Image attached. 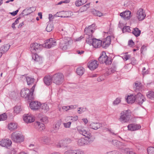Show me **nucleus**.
<instances>
[{
	"instance_id": "c756f323",
	"label": "nucleus",
	"mask_w": 154,
	"mask_h": 154,
	"mask_svg": "<svg viewBox=\"0 0 154 154\" xmlns=\"http://www.w3.org/2000/svg\"><path fill=\"white\" fill-rule=\"evenodd\" d=\"M40 107V111L43 113H46L49 110V107L46 104H41Z\"/></svg>"
},
{
	"instance_id": "a878e982",
	"label": "nucleus",
	"mask_w": 154,
	"mask_h": 154,
	"mask_svg": "<svg viewBox=\"0 0 154 154\" xmlns=\"http://www.w3.org/2000/svg\"><path fill=\"white\" fill-rule=\"evenodd\" d=\"M135 94L128 96L126 98V100L128 103H134L136 100V96Z\"/></svg>"
},
{
	"instance_id": "f257e3e1",
	"label": "nucleus",
	"mask_w": 154,
	"mask_h": 154,
	"mask_svg": "<svg viewBox=\"0 0 154 154\" xmlns=\"http://www.w3.org/2000/svg\"><path fill=\"white\" fill-rule=\"evenodd\" d=\"M35 85L34 84L30 90L27 88H24L21 90L20 94L22 97L31 100L33 98V92L34 91Z\"/></svg>"
},
{
	"instance_id": "e433bc0d",
	"label": "nucleus",
	"mask_w": 154,
	"mask_h": 154,
	"mask_svg": "<svg viewBox=\"0 0 154 154\" xmlns=\"http://www.w3.org/2000/svg\"><path fill=\"white\" fill-rule=\"evenodd\" d=\"M132 33L136 37H138L141 33V31L138 28H135L134 29V31L132 32Z\"/></svg>"
},
{
	"instance_id": "ddd939ff",
	"label": "nucleus",
	"mask_w": 154,
	"mask_h": 154,
	"mask_svg": "<svg viewBox=\"0 0 154 154\" xmlns=\"http://www.w3.org/2000/svg\"><path fill=\"white\" fill-rule=\"evenodd\" d=\"M12 142L8 139H3L0 141V145L2 146L9 148L11 146Z\"/></svg>"
},
{
	"instance_id": "58836bf2",
	"label": "nucleus",
	"mask_w": 154,
	"mask_h": 154,
	"mask_svg": "<svg viewBox=\"0 0 154 154\" xmlns=\"http://www.w3.org/2000/svg\"><path fill=\"white\" fill-rule=\"evenodd\" d=\"M22 109L20 106H16L14 108V114L16 115L20 112Z\"/></svg>"
},
{
	"instance_id": "37998d69",
	"label": "nucleus",
	"mask_w": 154,
	"mask_h": 154,
	"mask_svg": "<svg viewBox=\"0 0 154 154\" xmlns=\"http://www.w3.org/2000/svg\"><path fill=\"white\" fill-rule=\"evenodd\" d=\"M53 29V25L52 23H49L46 28V30L48 32H50Z\"/></svg>"
},
{
	"instance_id": "f8f14e48",
	"label": "nucleus",
	"mask_w": 154,
	"mask_h": 154,
	"mask_svg": "<svg viewBox=\"0 0 154 154\" xmlns=\"http://www.w3.org/2000/svg\"><path fill=\"white\" fill-rule=\"evenodd\" d=\"M135 96H136L135 101L140 105H141L146 100L144 97L140 92H137Z\"/></svg>"
},
{
	"instance_id": "0eeeda50",
	"label": "nucleus",
	"mask_w": 154,
	"mask_h": 154,
	"mask_svg": "<svg viewBox=\"0 0 154 154\" xmlns=\"http://www.w3.org/2000/svg\"><path fill=\"white\" fill-rule=\"evenodd\" d=\"M93 138L85 137V138H82L78 140L77 143L79 145L82 146L88 145L91 143L93 141Z\"/></svg>"
},
{
	"instance_id": "a19ab883",
	"label": "nucleus",
	"mask_w": 154,
	"mask_h": 154,
	"mask_svg": "<svg viewBox=\"0 0 154 154\" xmlns=\"http://www.w3.org/2000/svg\"><path fill=\"white\" fill-rule=\"evenodd\" d=\"M146 96L148 98L152 100H154V92L152 91H149Z\"/></svg>"
},
{
	"instance_id": "c03bdc74",
	"label": "nucleus",
	"mask_w": 154,
	"mask_h": 154,
	"mask_svg": "<svg viewBox=\"0 0 154 154\" xmlns=\"http://www.w3.org/2000/svg\"><path fill=\"white\" fill-rule=\"evenodd\" d=\"M122 152L124 153H126V154H132L133 152L131 149H130L128 148L124 149H122Z\"/></svg>"
},
{
	"instance_id": "1a4fd4ad",
	"label": "nucleus",
	"mask_w": 154,
	"mask_h": 154,
	"mask_svg": "<svg viewBox=\"0 0 154 154\" xmlns=\"http://www.w3.org/2000/svg\"><path fill=\"white\" fill-rule=\"evenodd\" d=\"M77 130L80 134L85 136V137L93 138L91 134L86 128H78Z\"/></svg>"
},
{
	"instance_id": "20e7f679",
	"label": "nucleus",
	"mask_w": 154,
	"mask_h": 154,
	"mask_svg": "<svg viewBox=\"0 0 154 154\" xmlns=\"http://www.w3.org/2000/svg\"><path fill=\"white\" fill-rule=\"evenodd\" d=\"M131 113L129 110H125L122 111L120 114L119 120L122 123H127L130 118Z\"/></svg>"
},
{
	"instance_id": "4468645a",
	"label": "nucleus",
	"mask_w": 154,
	"mask_h": 154,
	"mask_svg": "<svg viewBox=\"0 0 154 154\" xmlns=\"http://www.w3.org/2000/svg\"><path fill=\"white\" fill-rule=\"evenodd\" d=\"M71 141V140L69 138L62 140L57 145V147L66 148L67 147V144L70 143Z\"/></svg>"
},
{
	"instance_id": "473e14b6",
	"label": "nucleus",
	"mask_w": 154,
	"mask_h": 154,
	"mask_svg": "<svg viewBox=\"0 0 154 154\" xmlns=\"http://www.w3.org/2000/svg\"><path fill=\"white\" fill-rule=\"evenodd\" d=\"M32 59L35 61L41 63L42 60V58L39 57L36 53H33L32 55Z\"/></svg>"
},
{
	"instance_id": "e2e57ef3",
	"label": "nucleus",
	"mask_w": 154,
	"mask_h": 154,
	"mask_svg": "<svg viewBox=\"0 0 154 154\" xmlns=\"http://www.w3.org/2000/svg\"><path fill=\"white\" fill-rule=\"evenodd\" d=\"M130 58L129 55H125L124 56H123V58L125 60H128Z\"/></svg>"
},
{
	"instance_id": "4c0bfd02",
	"label": "nucleus",
	"mask_w": 154,
	"mask_h": 154,
	"mask_svg": "<svg viewBox=\"0 0 154 154\" xmlns=\"http://www.w3.org/2000/svg\"><path fill=\"white\" fill-rule=\"evenodd\" d=\"M34 8V7H30L28 8H26L23 10V12H28V13L27 14H25L24 16L25 15H28L29 14H30L31 13L33 12V11H35Z\"/></svg>"
},
{
	"instance_id": "680f3d73",
	"label": "nucleus",
	"mask_w": 154,
	"mask_h": 154,
	"mask_svg": "<svg viewBox=\"0 0 154 154\" xmlns=\"http://www.w3.org/2000/svg\"><path fill=\"white\" fill-rule=\"evenodd\" d=\"M62 109L65 111H67L69 109V106H63L62 107Z\"/></svg>"
},
{
	"instance_id": "f03ea898",
	"label": "nucleus",
	"mask_w": 154,
	"mask_h": 154,
	"mask_svg": "<svg viewBox=\"0 0 154 154\" xmlns=\"http://www.w3.org/2000/svg\"><path fill=\"white\" fill-rule=\"evenodd\" d=\"M98 61L100 63H105L106 65L111 64L112 62L111 57H108L106 55L105 51H103L98 58Z\"/></svg>"
},
{
	"instance_id": "ea45409f",
	"label": "nucleus",
	"mask_w": 154,
	"mask_h": 154,
	"mask_svg": "<svg viewBox=\"0 0 154 154\" xmlns=\"http://www.w3.org/2000/svg\"><path fill=\"white\" fill-rule=\"evenodd\" d=\"M41 140L43 143L48 144L50 142V139L48 137H44L42 138Z\"/></svg>"
},
{
	"instance_id": "f3484780",
	"label": "nucleus",
	"mask_w": 154,
	"mask_h": 154,
	"mask_svg": "<svg viewBox=\"0 0 154 154\" xmlns=\"http://www.w3.org/2000/svg\"><path fill=\"white\" fill-rule=\"evenodd\" d=\"M95 24H93L85 29V32L86 34V35H92L95 29Z\"/></svg>"
},
{
	"instance_id": "9b49d317",
	"label": "nucleus",
	"mask_w": 154,
	"mask_h": 154,
	"mask_svg": "<svg viewBox=\"0 0 154 154\" xmlns=\"http://www.w3.org/2000/svg\"><path fill=\"white\" fill-rule=\"evenodd\" d=\"M146 16L145 11L142 8L137 10L136 13V17L139 21L144 20Z\"/></svg>"
},
{
	"instance_id": "2eb2a0df",
	"label": "nucleus",
	"mask_w": 154,
	"mask_h": 154,
	"mask_svg": "<svg viewBox=\"0 0 154 154\" xmlns=\"http://www.w3.org/2000/svg\"><path fill=\"white\" fill-rule=\"evenodd\" d=\"M134 90L136 92H140L143 90L144 87L139 81H136L133 85Z\"/></svg>"
},
{
	"instance_id": "338daca9",
	"label": "nucleus",
	"mask_w": 154,
	"mask_h": 154,
	"mask_svg": "<svg viewBox=\"0 0 154 154\" xmlns=\"http://www.w3.org/2000/svg\"><path fill=\"white\" fill-rule=\"evenodd\" d=\"M80 9L81 10V12H82L86 11L87 9H86V7H84V6H83L81 7Z\"/></svg>"
},
{
	"instance_id": "c9c22d12",
	"label": "nucleus",
	"mask_w": 154,
	"mask_h": 154,
	"mask_svg": "<svg viewBox=\"0 0 154 154\" xmlns=\"http://www.w3.org/2000/svg\"><path fill=\"white\" fill-rule=\"evenodd\" d=\"M26 80L28 85H30L34 83L35 79L33 78L29 77H26Z\"/></svg>"
},
{
	"instance_id": "603ef678",
	"label": "nucleus",
	"mask_w": 154,
	"mask_h": 154,
	"mask_svg": "<svg viewBox=\"0 0 154 154\" xmlns=\"http://www.w3.org/2000/svg\"><path fill=\"white\" fill-rule=\"evenodd\" d=\"M110 70L113 73L116 70V65L113 63L112 65V67L110 69Z\"/></svg>"
},
{
	"instance_id": "bf43d9fd",
	"label": "nucleus",
	"mask_w": 154,
	"mask_h": 154,
	"mask_svg": "<svg viewBox=\"0 0 154 154\" xmlns=\"http://www.w3.org/2000/svg\"><path fill=\"white\" fill-rule=\"evenodd\" d=\"M128 44L130 46H132L134 44V43L132 40H130L128 41Z\"/></svg>"
},
{
	"instance_id": "b1692460",
	"label": "nucleus",
	"mask_w": 154,
	"mask_h": 154,
	"mask_svg": "<svg viewBox=\"0 0 154 154\" xmlns=\"http://www.w3.org/2000/svg\"><path fill=\"white\" fill-rule=\"evenodd\" d=\"M61 125V122L60 121L57 122L55 124H54L52 127L53 129L51 131L54 133H56L59 129Z\"/></svg>"
},
{
	"instance_id": "72a5a7b5",
	"label": "nucleus",
	"mask_w": 154,
	"mask_h": 154,
	"mask_svg": "<svg viewBox=\"0 0 154 154\" xmlns=\"http://www.w3.org/2000/svg\"><path fill=\"white\" fill-rule=\"evenodd\" d=\"M85 71V69L82 67H79L76 69V72L77 74L79 75H82Z\"/></svg>"
},
{
	"instance_id": "052dcab7",
	"label": "nucleus",
	"mask_w": 154,
	"mask_h": 154,
	"mask_svg": "<svg viewBox=\"0 0 154 154\" xmlns=\"http://www.w3.org/2000/svg\"><path fill=\"white\" fill-rule=\"evenodd\" d=\"M18 11H19V10H17L16 11H14L10 13V14L12 16H14L17 14Z\"/></svg>"
},
{
	"instance_id": "6e6552de",
	"label": "nucleus",
	"mask_w": 154,
	"mask_h": 154,
	"mask_svg": "<svg viewBox=\"0 0 154 154\" xmlns=\"http://www.w3.org/2000/svg\"><path fill=\"white\" fill-rule=\"evenodd\" d=\"M56 45V40L53 38H50L45 41L42 46L46 48H49L55 46Z\"/></svg>"
},
{
	"instance_id": "39448f33",
	"label": "nucleus",
	"mask_w": 154,
	"mask_h": 154,
	"mask_svg": "<svg viewBox=\"0 0 154 154\" xmlns=\"http://www.w3.org/2000/svg\"><path fill=\"white\" fill-rule=\"evenodd\" d=\"M52 82L56 85L61 84L64 81V76L61 73H58L52 75Z\"/></svg>"
},
{
	"instance_id": "7ed1b4c3",
	"label": "nucleus",
	"mask_w": 154,
	"mask_h": 154,
	"mask_svg": "<svg viewBox=\"0 0 154 154\" xmlns=\"http://www.w3.org/2000/svg\"><path fill=\"white\" fill-rule=\"evenodd\" d=\"M11 137L12 140L16 143H20L24 140V137L22 133L17 131L13 133Z\"/></svg>"
},
{
	"instance_id": "6e6d98bb",
	"label": "nucleus",
	"mask_w": 154,
	"mask_h": 154,
	"mask_svg": "<svg viewBox=\"0 0 154 154\" xmlns=\"http://www.w3.org/2000/svg\"><path fill=\"white\" fill-rule=\"evenodd\" d=\"M71 122H68L67 123H63L64 126L65 128H69L70 127Z\"/></svg>"
},
{
	"instance_id": "7c9ffc66",
	"label": "nucleus",
	"mask_w": 154,
	"mask_h": 154,
	"mask_svg": "<svg viewBox=\"0 0 154 154\" xmlns=\"http://www.w3.org/2000/svg\"><path fill=\"white\" fill-rule=\"evenodd\" d=\"M10 45L9 44L5 45L0 48V51L3 54L6 52L10 48Z\"/></svg>"
},
{
	"instance_id": "412c9836",
	"label": "nucleus",
	"mask_w": 154,
	"mask_h": 154,
	"mask_svg": "<svg viewBox=\"0 0 154 154\" xmlns=\"http://www.w3.org/2000/svg\"><path fill=\"white\" fill-rule=\"evenodd\" d=\"M131 13V12L130 11H126L120 13V15L125 20H127L130 19Z\"/></svg>"
},
{
	"instance_id": "8fccbe9b",
	"label": "nucleus",
	"mask_w": 154,
	"mask_h": 154,
	"mask_svg": "<svg viewBox=\"0 0 154 154\" xmlns=\"http://www.w3.org/2000/svg\"><path fill=\"white\" fill-rule=\"evenodd\" d=\"M40 121L41 122L44 123H46L48 122V118L45 116L42 117V118L40 119Z\"/></svg>"
},
{
	"instance_id": "c85d7f7f",
	"label": "nucleus",
	"mask_w": 154,
	"mask_h": 154,
	"mask_svg": "<svg viewBox=\"0 0 154 154\" xmlns=\"http://www.w3.org/2000/svg\"><path fill=\"white\" fill-rule=\"evenodd\" d=\"M52 76H45L44 79V83L47 85H50L52 82Z\"/></svg>"
},
{
	"instance_id": "aec40b11",
	"label": "nucleus",
	"mask_w": 154,
	"mask_h": 154,
	"mask_svg": "<svg viewBox=\"0 0 154 154\" xmlns=\"http://www.w3.org/2000/svg\"><path fill=\"white\" fill-rule=\"evenodd\" d=\"M83 151L81 149H70L65 152V154H83Z\"/></svg>"
},
{
	"instance_id": "09e8293b",
	"label": "nucleus",
	"mask_w": 154,
	"mask_h": 154,
	"mask_svg": "<svg viewBox=\"0 0 154 154\" xmlns=\"http://www.w3.org/2000/svg\"><path fill=\"white\" fill-rule=\"evenodd\" d=\"M121 101V98L118 97L116 98L113 102V104L114 105H116L118 104Z\"/></svg>"
},
{
	"instance_id": "5701e85b",
	"label": "nucleus",
	"mask_w": 154,
	"mask_h": 154,
	"mask_svg": "<svg viewBox=\"0 0 154 154\" xmlns=\"http://www.w3.org/2000/svg\"><path fill=\"white\" fill-rule=\"evenodd\" d=\"M23 120L27 123H31L33 122L35 119L32 116L28 114H25L23 117Z\"/></svg>"
},
{
	"instance_id": "2f4dec72",
	"label": "nucleus",
	"mask_w": 154,
	"mask_h": 154,
	"mask_svg": "<svg viewBox=\"0 0 154 154\" xmlns=\"http://www.w3.org/2000/svg\"><path fill=\"white\" fill-rule=\"evenodd\" d=\"M8 129L11 131L16 129L17 128V125L14 123H11L8 125Z\"/></svg>"
},
{
	"instance_id": "4d7b16f0",
	"label": "nucleus",
	"mask_w": 154,
	"mask_h": 154,
	"mask_svg": "<svg viewBox=\"0 0 154 154\" xmlns=\"http://www.w3.org/2000/svg\"><path fill=\"white\" fill-rule=\"evenodd\" d=\"M40 123L38 122H36L34 123V126L35 128L37 129L38 128V127L39 126Z\"/></svg>"
},
{
	"instance_id": "49530a36",
	"label": "nucleus",
	"mask_w": 154,
	"mask_h": 154,
	"mask_svg": "<svg viewBox=\"0 0 154 154\" xmlns=\"http://www.w3.org/2000/svg\"><path fill=\"white\" fill-rule=\"evenodd\" d=\"M148 154H154V147H149L147 148Z\"/></svg>"
},
{
	"instance_id": "423d86ee",
	"label": "nucleus",
	"mask_w": 154,
	"mask_h": 154,
	"mask_svg": "<svg viewBox=\"0 0 154 154\" xmlns=\"http://www.w3.org/2000/svg\"><path fill=\"white\" fill-rule=\"evenodd\" d=\"M70 39L67 37L60 39V47L63 50H66L69 45Z\"/></svg>"
},
{
	"instance_id": "774afa93",
	"label": "nucleus",
	"mask_w": 154,
	"mask_h": 154,
	"mask_svg": "<svg viewBox=\"0 0 154 154\" xmlns=\"http://www.w3.org/2000/svg\"><path fill=\"white\" fill-rule=\"evenodd\" d=\"M20 19V17H18L15 20L14 22V23H15L16 25L18 23H19V20Z\"/></svg>"
},
{
	"instance_id": "dca6fc26",
	"label": "nucleus",
	"mask_w": 154,
	"mask_h": 154,
	"mask_svg": "<svg viewBox=\"0 0 154 154\" xmlns=\"http://www.w3.org/2000/svg\"><path fill=\"white\" fill-rule=\"evenodd\" d=\"M98 63L96 60H92L90 61L88 65V67L91 70H94L98 66Z\"/></svg>"
},
{
	"instance_id": "864d4df0",
	"label": "nucleus",
	"mask_w": 154,
	"mask_h": 154,
	"mask_svg": "<svg viewBox=\"0 0 154 154\" xmlns=\"http://www.w3.org/2000/svg\"><path fill=\"white\" fill-rule=\"evenodd\" d=\"M78 112L79 114H81L82 112H84L85 110V109H86V108H84L83 107H79L78 108Z\"/></svg>"
},
{
	"instance_id": "cd10ccee",
	"label": "nucleus",
	"mask_w": 154,
	"mask_h": 154,
	"mask_svg": "<svg viewBox=\"0 0 154 154\" xmlns=\"http://www.w3.org/2000/svg\"><path fill=\"white\" fill-rule=\"evenodd\" d=\"M90 128L92 129L97 130L101 126V124L99 123L92 122L89 125Z\"/></svg>"
},
{
	"instance_id": "f704fd0d",
	"label": "nucleus",
	"mask_w": 154,
	"mask_h": 154,
	"mask_svg": "<svg viewBox=\"0 0 154 154\" xmlns=\"http://www.w3.org/2000/svg\"><path fill=\"white\" fill-rule=\"evenodd\" d=\"M91 12L93 14L96 16L100 17L103 15V14L102 13H101L100 11L96 10L95 9H92Z\"/></svg>"
},
{
	"instance_id": "393cba45",
	"label": "nucleus",
	"mask_w": 154,
	"mask_h": 154,
	"mask_svg": "<svg viewBox=\"0 0 154 154\" xmlns=\"http://www.w3.org/2000/svg\"><path fill=\"white\" fill-rule=\"evenodd\" d=\"M102 41L94 38L93 42V46L95 48L100 47L101 46Z\"/></svg>"
},
{
	"instance_id": "de8ad7c7",
	"label": "nucleus",
	"mask_w": 154,
	"mask_h": 154,
	"mask_svg": "<svg viewBox=\"0 0 154 154\" xmlns=\"http://www.w3.org/2000/svg\"><path fill=\"white\" fill-rule=\"evenodd\" d=\"M122 30L123 33L126 32H130L131 31L130 29V27L127 26H124L122 28Z\"/></svg>"
},
{
	"instance_id": "bb28decb",
	"label": "nucleus",
	"mask_w": 154,
	"mask_h": 154,
	"mask_svg": "<svg viewBox=\"0 0 154 154\" xmlns=\"http://www.w3.org/2000/svg\"><path fill=\"white\" fill-rule=\"evenodd\" d=\"M86 38V41L87 43L88 44L90 45H92L93 44V42L94 38L91 35H87L85 36Z\"/></svg>"
},
{
	"instance_id": "a211bd4d",
	"label": "nucleus",
	"mask_w": 154,
	"mask_h": 154,
	"mask_svg": "<svg viewBox=\"0 0 154 154\" xmlns=\"http://www.w3.org/2000/svg\"><path fill=\"white\" fill-rule=\"evenodd\" d=\"M41 106V103L37 101L32 102L29 104L30 107L34 110L38 109L40 108Z\"/></svg>"
},
{
	"instance_id": "0e129e2a",
	"label": "nucleus",
	"mask_w": 154,
	"mask_h": 154,
	"mask_svg": "<svg viewBox=\"0 0 154 154\" xmlns=\"http://www.w3.org/2000/svg\"><path fill=\"white\" fill-rule=\"evenodd\" d=\"M143 75L146 74L148 73L149 72L148 71H144L146 70V68L145 67H143Z\"/></svg>"
},
{
	"instance_id": "4be33fe9",
	"label": "nucleus",
	"mask_w": 154,
	"mask_h": 154,
	"mask_svg": "<svg viewBox=\"0 0 154 154\" xmlns=\"http://www.w3.org/2000/svg\"><path fill=\"white\" fill-rule=\"evenodd\" d=\"M110 37H107L105 41L103 42H102L101 46L103 48H106L108 47L110 44L111 40L110 39Z\"/></svg>"
},
{
	"instance_id": "79ce46f5",
	"label": "nucleus",
	"mask_w": 154,
	"mask_h": 154,
	"mask_svg": "<svg viewBox=\"0 0 154 154\" xmlns=\"http://www.w3.org/2000/svg\"><path fill=\"white\" fill-rule=\"evenodd\" d=\"M86 2V1H84L82 0H78L76 1L75 5L76 6L79 7L82 5Z\"/></svg>"
},
{
	"instance_id": "5fc2aeb1",
	"label": "nucleus",
	"mask_w": 154,
	"mask_h": 154,
	"mask_svg": "<svg viewBox=\"0 0 154 154\" xmlns=\"http://www.w3.org/2000/svg\"><path fill=\"white\" fill-rule=\"evenodd\" d=\"M45 128L44 125L42 123H40L39 125V126L38 127L37 129H38L39 131H41L44 129Z\"/></svg>"
},
{
	"instance_id": "a18cd8bd",
	"label": "nucleus",
	"mask_w": 154,
	"mask_h": 154,
	"mask_svg": "<svg viewBox=\"0 0 154 154\" xmlns=\"http://www.w3.org/2000/svg\"><path fill=\"white\" fill-rule=\"evenodd\" d=\"M7 116L5 113H4L0 115V121H5L6 119Z\"/></svg>"
},
{
	"instance_id": "3c124183",
	"label": "nucleus",
	"mask_w": 154,
	"mask_h": 154,
	"mask_svg": "<svg viewBox=\"0 0 154 154\" xmlns=\"http://www.w3.org/2000/svg\"><path fill=\"white\" fill-rule=\"evenodd\" d=\"M78 117L77 116H75L73 117L72 116L69 117V119L72 121H75L78 119Z\"/></svg>"
},
{
	"instance_id": "6ab92c4d",
	"label": "nucleus",
	"mask_w": 154,
	"mask_h": 154,
	"mask_svg": "<svg viewBox=\"0 0 154 154\" xmlns=\"http://www.w3.org/2000/svg\"><path fill=\"white\" fill-rule=\"evenodd\" d=\"M141 126L139 125L135 124H131L128 126V129L130 131H133L140 129Z\"/></svg>"
},
{
	"instance_id": "13d9d810",
	"label": "nucleus",
	"mask_w": 154,
	"mask_h": 154,
	"mask_svg": "<svg viewBox=\"0 0 154 154\" xmlns=\"http://www.w3.org/2000/svg\"><path fill=\"white\" fill-rule=\"evenodd\" d=\"M31 151H32V153L34 154H36L37 153H39L38 151H39L37 149H30Z\"/></svg>"
},
{
	"instance_id": "9d476101",
	"label": "nucleus",
	"mask_w": 154,
	"mask_h": 154,
	"mask_svg": "<svg viewBox=\"0 0 154 154\" xmlns=\"http://www.w3.org/2000/svg\"><path fill=\"white\" fill-rule=\"evenodd\" d=\"M41 45L40 44L36 42H34L30 45V50L33 53H35L41 50Z\"/></svg>"
},
{
	"instance_id": "69168bd1",
	"label": "nucleus",
	"mask_w": 154,
	"mask_h": 154,
	"mask_svg": "<svg viewBox=\"0 0 154 154\" xmlns=\"http://www.w3.org/2000/svg\"><path fill=\"white\" fill-rule=\"evenodd\" d=\"M146 47L145 45H143L141 48L140 51L141 53H142L143 51L146 50Z\"/></svg>"
}]
</instances>
